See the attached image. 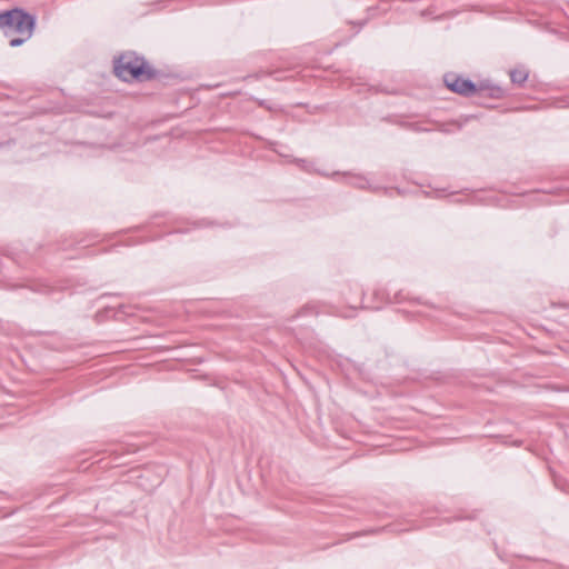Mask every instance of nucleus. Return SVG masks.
<instances>
[{"mask_svg":"<svg viewBox=\"0 0 569 569\" xmlns=\"http://www.w3.org/2000/svg\"><path fill=\"white\" fill-rule=\"evenodd\" d=\"M114 72L123 81L147 80L153 76V71L144 58L137 56L134 52L120 56L116 60Z\"/></svg>","mask_w":569,"mask_h":569,"instance_id":"obj_2","label":"nucleus"},{"mask_svg":"<svg viewBox=\"0 0 569 569\" xmlns=\"http://www.w3.org/2000/svg\"><path fill=\"white\" fill-rule=\"evenodd\" d=\"M160 483V479L157 478L154 482L150 486H144L142 482H139L141 487H143L144 490H151L153 487L158 486Z\"/></svg>","mask_w":569,"mask_h":569,"instance_id":"obj_7","label":"nucleus"},{"mask_svg":"<svg viewBox=\"0 0 569 569\" xmlns=\"http://www.w3.org/2000/svg\"><path fill=\"white\" fill-rule=\"evenodd\" d=\"M510 78L513 83L521 84L527 80L528 73L526 70L516 69L510 72Z\"/></svg>","mask_w":569,"mask_h":569,"instance_id":"obj_4","label":"nucleus"},{"mask_svg":"<svg viewBox=\"0 0 569 569\" xmlns=\"http://www.w3.org/2000/svg\"><path fill=\"white\" fill-rule=\"evenodd\" d=\"M445 83L448 89L459 94L471 96L476 92V84L472 81L460 78L455 73L446 74Z\"/></svg>","mask_w":569,"mask_h":569,"instance_id":"obj_3","label":"nucleus"},{"mask_svg":"<svg viewBox=\"0 0 569 569\" xmlns=\"http://www.w3.org/2000/svg\"><path fill=\"white\" fill-rule=\"evenodd\" d=\"M348 179L350 184L361 189L366 188L369 183L365 177L360 176H348Z\"/></svg>","mask_w":569,"mask_h":569,"instance_id":"obj_5","label":"nucleus"},{"mask_svg":"<svg viewBox=\"0 0 569 569\" xmlns=\"http://www.w3.org/2000/svg\"><path fill=\"white\" fill-rule=\"evenodd\" d=\"M298 166L302 170H305L307 172H315V171H317V169L315 168V164L312 162H310V161H307V160H302V159L298 160Z\"/></svg>","mask_w":569,"mask_h":569,"instance_id":"obj_6","label":"nucleus"},{"mask_svg":"<svg viewBox=\"0 0 569 569\" xmlns=\"http://www.w3.org/2000/svg\"><path fill=\"white\" fill-rule=\"evenodd\" d=\"M34 18L21 9L0 12V29L10 38V47H19L33 33Z\"/></svg>","mask_w":569,"mask_h":569,"instance_id":"obj_1","label":"nucleus"},{"mask_svg":"<svg viewBox=\"0 0 569 569\" xmlns=\"http://www.w3.org/2000/svg\"><path fill=\"white\" fill-rule=\"evenodd\" d=\"M148 476V471H144V475L141 478H144Z\"/></svg>","mask_w":569,"mask_h":569,"instance_id":"obj_8","label":"nucleus"}]
</instances>
